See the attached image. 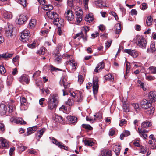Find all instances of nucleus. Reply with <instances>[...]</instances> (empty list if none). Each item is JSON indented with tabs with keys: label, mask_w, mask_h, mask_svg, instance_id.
<instances>
[{
	"label": "nucleus",
	"mask_w": 156,
	"mask_h": 156,
	"mask_svg": "<svg viewBox=\"0 0 156 156\" xmlns=\"http://www.w3.org/2000/svg\"><path fill=\"white\" fill-rule=\"evenodd\" d=\"M132 105L134 107L135 110L136 111H137L138 110H139V105L138 104L133 103L132 104Z\"/></svg>",
	"instance_id": "59"
},
{
	"label": "nucleus",
	"mask_w": 156,
	"mask_h": 156,
	"mask_svg": "<svg viewBox=\"0 0 156 156\" xmlns=\"http://www.w3.org/2000/svg\"><path fill=\"white\" fill-rule=\"evenodd\" d=\"M111 151L108 150H103L101 152L100 156H111Z\"/></svg>",
	"instance_id": "25"
},
{
	"label": "nucleus",
	"mask_w": 156,
	"mask_h": 156,
	"mask_svg": "<svg viewBox=\"0 0 156 156\" xmlns=\"http://www.w3.org/2000/svg\"><path fill=\"white\" fill-rule=\"evenodd\" d=\"M67 65H69L70 66L71 72H73L75 70L77 66V63L74 59L69 60L66 62Z\"/></svg>",
	"instance_id": "10"
},
{
	"label": "nucleus",
	"mask_w": 156,
	"mask_h": 156,
	"mask_svg": "<svg viewBox=\"0 0 156 156\" xmlns=\"http://www.w3.org/2000/svg\"><path fill=\"white\" fill-rule=\"evenodd\" d=\"M3 16L4 18L9 20L12 18V15L11 12L5 11L3 13Z\"/></svg>",
	"instance_id": "23"
},
{
	"label": "nucleus",
	"mask_w": 156,
	"mask_h": 156,
	"mask_svg": "<svg viewBox=\"0 0 156 156\" xmlns=\"http://www.w3.org/2000/svg\"><path fill=\"white\" fill-rule=\"evenodd\" d=\"M137 83L140 85L141 87L145 91L146 90V88L144 87V83L142 82L140 80H138L137 81Z\"/></svg>",
	"instance_id": "49"
},
{
	"label": "nucleus",
	"mask_w": 156,
	"mask_h": 156,
	"mask_svg": "<svg viewBox=\"0 0 156 156\" xmlns=\"http://www.w3.org/2000/svg\"><path fill=\"white\" fill-rule=\"evenodd\" d=\"M78 98L77 100V101L79 102H81L82 101L83 99V97L81 95V94L79 92V94L78 95Z\"/></svg>",
	"instance_id": "61"
},
{
	"label": "nucleus",
	"mask_w": 156,
	"mask_h": 156,
	"mask_svg": "<svg viewBox=\"0 0 156 156\" xmlns=\"http://www.w3.org/2000/svg\"><path fill=\"white\" fill-rule=\"evenodd\" d=\"M66 19L69 21H72L74 18L73 12L70 10H67L64 15Z\"/></svg>",
	"instance_id": "8"
},
{
	"label": "nucleus",
	"mask_w": 156,
	"mask_h": 156,
	"mask_svg": "<svg viewBox=\"0 0 156 156\" xmlns=\"http://www.w3.org/2000/svg\"><path fill=\"white\" fill-rule=\"evenodd\" d=\"M88 36L87 34L84 33L83 34L82 32V34L81 35V38H82L84 41H87V38Z\"/></svg>",
	"instance_id": "51"
},
{
	"label": "nucleus",
	"mask_w": 156,
	"mask_h": 156,
	"mask_svg": "<svg viewBox=\"0 0 156 156\" xmlns=\"http://www.w3.org/2000/svg\"><path fill=\"white\" fill-rule=\"evenodd\" d=\"M98 77L96 76L93 78V84L90 82L88 83L89 87L93 86V90L94 95L97 94L98 93L99 85H98Z\"/></svg>",
	"instance_id": "3"
},
{
	"label": "nucleus",
	"mask_w": 156,
	"mask_h": 156,
	"mask_svg": "<svg viewBox=\"0 0 156 156\" xmlns=\"http://www.w3.org/2000/svg\"><path fill=\"white\" fill-rule=\"evenodd\" d=\"M19 81L22 83L24 84L28 83H29V80L28 76L26 75H23L21 76L19 79Z\"/></svg>",
	"instance_id": "18"
},
{
	"label": "nucleus",
	"mask_w": 156,
	"mask_h": 156,
	"mask_svg": "<svg viewBox=\"0 0 156 156\" xmlns=\"http://www.w3.org/2000/svg\"><path fill=\"white\" fill-rule=\"evenodd\" d=\"M148 99L151 103L154 102L156 101V92L151 91L148 94Z\"/></svg>",
	"instance_id": "14"
},
{
	"label": "nucleus",
	"mask_w": 156,
	"mask_h": 156,
	"mask_svg": "<svg viewBox=\"0 0 156 156\" xmlns=\"http://www.w3.org/2000/svg\"><path fill=\"white\" fill-rule=\"evenodd\" d=\"M13 32V26L12 25L8 26V28L5 31L6 35L9 38L12 36Z\"/></svg>",
	"instance_id": "15"
},
{
	"label": "nucleus",
	"mask_w": 156,
	"mask_h": 156,
	"mask_svg": "<svg viewBox=\"0 0 156 156\" xmlns=\"http://www.w3.org/2000/svg\"><path fill=\"white\" fill-rule=\"evenodd\" d=\"M48 100L52 101L55 103H58V97L56 94H51L49 96Z\"/></svg>",
	"instance_id": "12"
},
{
	"label": "nucleus",
	"mask_w": 156,
	"mask_h": 156,
	"mask_svg": "<svg viewBox=\"0 0 156 156\" xmlns=\"http://www.w3.org/2000/svg\"><path fill=\"white\" fill-rule=\"evenodd\" d=\"M81 126L82 127L86 129H88L89 130H91L92 129V128L89 125L83 124Z\"/></svg>",
	"instance_id": "45"
},
{
	"label": "nucleus",
	"mask_w": 156,
	"mask_h": 156,
	"mask_svg": "<svg viewBox=\"0 0 156 156\" xmlns=\"http://www.w3.org/2000/svg\"><path fill=\"white\" fill-rule=\"evenodd\" d=\"M8 109L5 105L3 104H0V114L1 115H4L6 114V113L8 112L9 113H10L12 112L13 107L12 106L9 105L8 107Z\"/></svg>",
	"instance_id": "4"
},
{
	"label": "nucleus",
	"mask_w": 156,
	"mask_h": 156,
	"mask_svg": "<svg viewBox=\"0 0 156 156\" xmlns=\"http://www.w3.org/2000/svg\"><path fill=\"white\" fill-rule=\"evenodd\" d=\"M6 72L5 68L3 66L0 65V74H4Z\"/></svg>",
	"instance_id": "44"
},
{
	"label": "nucleus",
	"mask_w": 156,
	"mask_h": 156,
	"mask_svg": "<svg viewBox=\"0 0 156 156\" xmlns=\"http://www.w3.org/2000/svg\"><path fill=\"white\" fill-rule=\"evenodd\" d=\"M46 14L50 19L53 20L54 24L59 27H63L64 21L62 19H59L58 15L54 12L48 11L46 12Z\"/></svg>",
	"instance_id": "1"
},
{
	"label": "nucleus",
	"mask_w": 156,
	"mask_h": 156,
	"mask_svg": "<svg viewBox=\"0 0 156 156\" xmlns=\"http://www.w3.org/2000/svg\"><path fill=\"white\" fill-rule=\"evenodd\" d=\"M141 128V129H140L139 128H138V131L139 133L143 134V133H147L148 132V130H147L145 129L142 130Z\"/></svg>",
	"instance_id": "53"
},
{
	"label": "nucleus",
	"mask_w": 156,
	"mask_h": 156,
	"mask_svg": "<svg viewBox=\"0 0 156 156\" xmlns=\"http://www.w3.org/2000/svg\"><path fill=\"white\" fill-rule=\"evenodd\" d=\"M83 142L85 145L86 146H92L95 144L94 142L89 140H85Z\"/></svg>",
	"instance_id": "35"
},
{
	"label": "nucleus",
	"mask_w": 156,
	"mask_h": 156,
	"mask_svg": "<svg viewBox=\"0 0 156 156\" xmlns=\"http://www.w3.org/2000/svg\"><path fill=\"white\" fill-rule=\"evenodd\" d=\"M90 30L89 27L87 26H84L82 27V31L84 32L85 34H87V33Z\"/></svg>",
	"instance_id": "41"
},
{
	"label": "nucleus",
	"mask_w": 156,
	"mask_h": 156,
	"mask_svg": "<svg viewBox=\"0 0 156 156\" xmlns=\"http://www.w3.org/2000/svg\"><path fill=\"white\" fill-rule=\"evenodd\" d=\"M9 145L6 140L4 139L0 140V148L8 147Z\"/></svg>",
	"instance_id": "22"
},
{
	"label": "nucleus",
	"mask_w": 156,
	"mask_h": 156,
	"mask_svg": "<svg viewBox=\"0 0 156 156\" xmlns=\"http://www.w3.org/2000/svg\"><path fill=\"white\" fill-rule=\"evenodd\" d=\"M59 110L63 111L64 113H66L67 112V108L64 106L62 105L60 108Z\"/></svg>",
	"instance_id": "60"
},
{
	"label": "nucleus",
	"mask_w": 156,
	"mask_h": 156,
	"mask_svg": "<svg viewBox=\"0 0 156 156\" xmlns=\"http://www.w3.org/2000/svg\"><path fill=\"white\" fill-rule=\"evenodd\" d=\"M20 108L21 110H25L28 107V104L26 98L23 97L20 98Z\"/></svg>",
	"instance_id": "6"
},
{
	"label": "nucleus",
	"mask_w": 156,
	"mask_h": 156,
	"mask_svg": "<svg viewBox=\"0 0 156 156\" xmlns=\"http://www.w3.org/2000/svg\"><path fill=\"white\" fill-rule=\"evenodd\" d=\"M78 82L80 84L82 83L84 81V79L83 76L81 75H79Z\"/></svg>",
	"instance_id": "52"
},
{
	"label": "nucleus",
	"mask_w": 156,
	"mask_h": 156,
	"mask_svg": "<svg viewBox=\"0 0 156 156\" xmlns=\"http://www.w3.org/2000/svg\"><path fill=\"white\" fill-rule=\"evenodd\" d=\"M66 118L69 123L74 124L77 123V119L75 116H68Z\"/></svg>",
	"instance_id": "16"
},
{
	"label": "nucleus",
	"mask_w": 156,
	"mask_h": 156,
	"mask_svg": "<svg viewBox=\"0 0 156 156\" xmlns=\"http://www.w3.org/2000/svg\"><path fill=\"white\" fill-rule=\"evenodd\" d=\"M75 0H67L68 5L70 7H72L73 6V2Z\"/></svg>",
	"instance_id": "56"
},
{
	"label": "nucleus",
	"mask_w": 156,
	"mask_h": 156,
	"mask_svg": "<svg viewBox=\"0 0 156 156\" xmlns=\"http://www.w3.org/2000/svg\"><path fill=\"white\" fill-rule=\"evenodd\" d=\"M124 52L131 55H133V53H134V50L131 49H125Z\"/></svg>",
	"instance_id": "54"
},
{
	"label": "nucleus",
	"mask_w": 156,
	"mask_h": 156,
	"mask_svg": "<svg viewBox=\"0 0 156 156\" xmlns=\"http://www.w3.org/2000/svg\"><path fill=\"white\" fill-rule=\"evenodd\" d=\"M150 103V102H149L148 101L145 99H142L141 102L140 104L142 105H146L147 104Z\"/></svg>",
	"instance_id": "48"
},
{
	"label": "nucleus",
	"mask_w": 156,
	"mask_h": 156,
	"mask_svg": "<svg viewBox=\"0 0 156 156\" xmlns=\"http://www.w3.org/2000/svg\"><path fill=\"white\" fill-rule=\"evenodd\" d=\"M36 41H34L30 44H27V46L31 48H34L35 47Z\"/></svg>",
	"instance_id": "46"
},
{
	"label": "nucleus",
	"mask_w": 156,
	"mask_h": 156,
	"mask_svg": "<svg viewBox=\"0 0 156 156\" xmlns=\"http://www.w3.org/2000/svg\"><path fill=\"white\" fill-rule=\"evenodd\" d=\"M104 67V63L103 62L99 63L94 69V71L96 73L98 72V70L101 71Z\"/></svg>",
	"instance_id": "24"
},
{
	"label": "nucleus",
	"mask_w": 156,
	"mask_h": 156,
	"mask_svg": "<svg viewBox=\"0 0 156 156\" xmlns=\"http://www.w3.org/2000/svg\"><path fill=\"white\" fill-rule=\"evenodd\" d=\"M147 151V148L146 147L142 146H140V150L139 152L143 154H145Z\"/></svg>",
	"instance_id": "40"
},
{
	"label": "nucleus",
	"mask_w": 156,
	"mask_h": 156,
	"mask_svg": "<svg viewBox=\"0 0 156 156\" xmlns=\"http://www.w3.org/2000/svg\"><path fill=\"white\" fill-rule=\"evenodd\" d=\"M151 126V123L148 121H146L143 122L141 124L142 128H145Z\"/></svg>",
	"instance_id": "32"
},
{
	"label": "nucleus",
	"mask_w": 156,
	"mask_h": 156,
	"mask_svg": "<svg viewBox=\"0 0 156 156\" xmlns=\"http://www.w3.org/2000/svg\"><path fill=\"white\" fill-rule=\"evenodd\" d=\"M27 149V147L23 146H19L18 147V149L19 150L21 151H23Z\"/></svg>",
	"instance_id": "62"
},
{
	"label": "nucleus",
	"mask_w": 156,
	"mask_h": 156,
	"mask_svg": "<svg viewBox=\"0 0 156 156\" xmlns=\"http://www.w3.org/2000/svg\"><path fill=\"white\" fill-rule=\"evenodd\" d=\"M54 59L55 62L57 63H59L62 60V56L59 54L55 55Z\"/></svg>",
	"instance_id": "33"
},
{
	"label": "nucleus",
	"mask_w": 156,
	"mask_h": 156,
	"mask_svg": "<svg viewBox=\"0 0 156 156\" xmlns=\"http://www.w3.org/2000/svg\"><path fill=\"white\" fill-rule=\"evenodd\" d=\"M146 79L149 81H151L154 80L155 78V77L151 75H149L146 76Z\"/></svg>",
	"instance_id": "55"
},
{
	"label": "nucleus",
	"mask_w": 156,
	"mask_h": 156,
	"mask_svg": "<svg viewBox=\"0 0 156 156\" xmlns=\"http://www.w3.org/2000/svg\"><path fill=\"white\" fill-rule=\"evenodd\" d=\"M96 4L100 8H101L103 6H104L102 5V1L101 0L98 1L97 2H96Z\"/></svg>",
	"instance_id": "64"
},
{
	"label": "nucleus",
	"mask_w": 156,
	"mask_h": 156,
	"mask_svg": "<svg viewBox=\"0 0 156 156\" xmlns=\"http://www.w3.org/2000/svg\"><path fill=\"white\" fill-rule=\"evenodd\" d=\"M10 121L12 122H14L21 124H25L26 123L25 121L23 120L20 117H11L10 119Z\"/></svg>",
	"instance_id": "9"
},
{
	"label": "nucleus",
	"mask_w": 156,
	"mask_h": 156,
	"mask_svg": "<svg viewBox=\"0 0 156 156\" xmlns=\"http://www.w3.org/2000/svg\"><path fill=\"white\" fill-rule=\"evenodd\" d=\"M123 109L124 111L126 112H127L129 111V106L128 105L126 104L124 105L123 106Z\"/></svg>",
	"instance_id": "57"
},
{
	"label": "nucleus",
	"mask_w": 156,
	"mask_h": 156,
	"mask_svg": "<svg viewBox=\"0 0 156 156\" xmlns=\"http://www.w3.org/2000/svg\"><path fill=\"white\" fill-rule=\"evenodd\" d=\"M93 15L92 14H89L86 16L85 20L87 22L90 23L93 20Z\"/></svg>",
	"instance_id": "28"
},
{
	"label": "nucleus",
	"mask_w": 156,
	"mask_h": 156,
	"mask_svg": "<svg viewBox=\"0 0 156 156\" xmlns=\"http://www.w3.org/2000/svg\"><path fill=\"white\" fill-rule=\"evenodd\" d=\"M116 27L115 32L116 34H119L121 32V25L119 23L116 24L115 25Z\"/></svg>",
	"instance_id": "43"
},
{
	"label": "nucleus",
	"mask_w": 156,
	"mask_h": 156,
	"mask_svg": "<svg viewBox=\"0 0 156 156\" xmlns=\"http://www.w3.org/2000/svg\"><path fill=\"white\" fill-rule=\"evenodd\" d=\"M155 110L154 108L152 107H151L150 108L147 109L145 111L146 114L148 115H151L153 114Z\"/></svg>",
	"instance_id": "26"
},
{
	"label": "nucleus",
	"mask_w": 156,
	"mask_h": 156,
	"mask_svg": "<svg viewBox=\"0 0 156 156\" xmlns=\"http://www.w3.org/2000/svg\"><path fill=\"white\" fill-rule=\"evenodd\" d=\"M19 2L24 7H25L26 6V0H20L19 1Z\"/></svg>",
	"instance_id": "58"
},
{
	"label": "nucleus",
	"mask_w": 156,
	"mask_h": 156,
	"mask_svg": "<svg viewBox=\"0 0 156 156\" xmlns=\"http://www.w3.org/2000/svg\"><path fill=\"white\" fill-rule=\"evenodd\" d=\"M126 75L129 72L130 69V66L129 63L127 62L126 64Z\"/></svg>",
	"instance_id": "47"
},
{
	"label": "nucleus",
	"mask_w": 156,
	"mask_h": 156,
	"mask_svg": "<svg viewBox=\"0 0 156 156\" xmlns=\"http://www.w3.org/2000/svg\"><path fill=\"white\" fill-rule=\"evenodd\" d=\"M46 129L45 128H43L42 129H41L38 131L37 133V138H38L39 139L42 136L44 132L46 131Z\"/></svg>",
	"instance_id": "29"
},
{
	"label": "nucleus",
	"mask_w": 156,
	"mask_h": 156,
	"mask_svg": "<svg viewBox=\"0 0 156 156\" xmlns=\"http://www.w3.org/2000/svg\"><path fill=\"white\" fill-rule=\"evenodd\" d=\"M130 134V132L128 130H124L122 134L120 135V138L121 140H123L124 137H126Z\"/></svg>",
	"instance_id": "27"
},
{
	"label": "nucleus",
	"mask_w": 156,
	"mask_h": 156,
	"mask_svg": "<svg viewBox=\"0 0 156 156\" xmlns=\"http://www.w3.org/2000/svg\"><path fill=\"white\" fill-rule=\"evenodd\" d=\"M153 20V19L151 16H149L147 17L146 20V23L147 26H150L152 24V22Z\"/></svg>",
	"instance_id": "38"
},
{
	"label": "nucleus",
	"mask_w": 156,
	"mask_h": 156,
	"mask_svg": "<svg viewBox=\"0 0 156 156\" xmlns=\"http://www.w3.org/2000/svg\"><path fill=\"white\" fill-rule=\"evenodd\" d=\"M94 116L96 117V118L94 119V120H95L96 119L100 120L102 118V113L100 112H98L96 113L94 115Z\"/></svg>",
	"instance_id": "37"
},
{
	"label": "nucleus",
	"mask_w": 156,
	"mask_h": 156,
	"mask_svg": "<svg viewBox=\"0 0 156 156\" xmlns=\"http://www.w3.org/2000/svg\"><path fill=\"white\" fill-rule=\"evenodd\" d=\"M150 73L151 74L156 73V67H150L149 68Z\"/></svg>",
	"instance_id": "42"
},
{
	"label": "nucleus",
	"mask_w": 156,
	"mask_h": 156,
	"mask_svg": "<svg viewBox=\"0 0 156 156\" xmlns=\"http://www.w3.org/2000/svg\"><path fill=\"white\" fill-rule=\"evenodd\" d=\"M48 109L50 110L54 109L56 108L57 105L58 103H55L52 102V101L48 100Z\"/></svg>",
	"instance_id": "20"
},
{
	"label": "nucleus",
	"mask_w": 156,
	"mask_h": 156,
	"mask_svg": "<svg viewBox=\"0 0 156 156\" xmlns=\"http://www.w3.org/2000/svg\"><path fill=\"white\" fill-rule=\"evenodd\" d=\"M21 40L23 42H26L29 40L30 36V32L27 29L25 30L21 34Z\"/></svg>",
	"instance_id": "5"
},
{
	"label": "nucleus",
	"mask_w": 156,
	"mask_h": 156,
	"mask_svg": "<svg viewBox=\"0 0 156 156\" xmlns=\"http://www.w3.org/2000/svg\"><path fill=\"white\" fill-rule=\"evenodd\" d=\"M45 51V49L44 48H41L38 51V53L40 54L43 55Z\"/></svg>",
	"instance_id": "63"
},
{
	"label": "nucleus",
	"mask_w": 156,
	"mask_h": 156,
	"mask_svg": "<svg viewBox=\"0 0 156 156\" xmlns=\"http://www.w3.org/2000/svg\"><path fill=\"white\" fill-rule=\"evenodd\" d=\"M43 9L46 11L51 10L53 9V7L50 5H48L43 6Z\"/></svg>",
	"instance_id": "39"
},
{
	"label": "nucleus",
	"mask_w": 156,
	"mask_h": 156,
	"mask_svg": "<svg viewBox=\"0 0 156 156\" xmlns=\"http://www.w3.org/2000/svg\"><path fill=\"white\" fill-rule=\"evenodd\" d=\"M121 149V147L119 145H116L113 148V150L116 156H119V155Z\"/></svg>",
	"instance_id": "21"
},
{
	"label": "nucleus",
	"mask_w": 156,
	"mask_h": 156,
	"mask_svg": "<svg viewBox=\"0 0 156 156\" xmlns=\"http://www.w3.org/2000/svg\"><path fill=\"white\" fill-rule=\"evenodd\" d=\"M49 139L52 140V143L55 144L56 146H58L61 149H64L65 150H67L68 149L67 147L65 146L61 142H59L57 141V140L53 137L50 136L49 137Z\"/></svg>",
	"instance_id": "7"
},
{
	"label": "nucleus",
	"mask_w": 156,
	"mask_h": 156,
	"mask_svg": "<svg viewBox=\"0 0 156 156\" xmlns=\"http://www.w3.org/2000/svg\"><path fill=\"white\" fill-rule=\"evenodd\" d=\"M62 47V44H58L55 50L54 53L55 55L59 54V51L60 50Z\"/></svg>",
	"instance_id": "30"
},
{
	"label": "nucleus",
	"mask_w": 156,
	"mask_h": 156,
	"mask_svg": "<svg viewBox=\"0 0 156 156\" xmlns=\"http://www.w3.org/2000/svg\"><path fill=\"white\" fill-rule=\"evenodd\" d=\"M66 103L67 105L70 106H72L74 102L73 100L71 98H69L67 101L66 102Z\"/></svg>",
	"instance_id": "50"
},
{
	"label": "nucleus",
	"mask_w": 156,
	"mask_h": 156,
	"mask_svg": "<svg viewBox=\"0 0 156 156\" xmlns=\"http://www.w3.org/2000/svg\"><path fill=\"white\" fill-rule=\"evenodd\" d=\"M136 43L140 48L143 49L146 48L147 44L145 39L142 36L140 35L136 36Z\"/></svg>",
	"instance_id": "2"
},
{
	"label": "nucleus",
	"mask_w": 156,
	"mask_h": 156,
	"mask_svg": "<svg viewBox=\"0 0 156 156\" xmlns=\"http://www.w3.org/2000/svg\"><path fill=\"white\" fill-rule=\"evenodd\" d=\"M76 21L78 23H80L82 20V15L83 12L81 9H79L78 11H76Z\"/></svg>",
	"instance_id": "13"
},
{
	"label": "nucleus",
	"mask_w": 156,
	"mask_h": 156,
	"mask_svg": "<svg viewBox=\"0 0 156 156\" xmlns=\"http://www.w3.org/2000/svg\"><path fill=\"white\" fill-rule=\"evenodd\" d=\"M67 77L66 75L63 76L62 77V82L60 83L61 85H63L66 89L69 88L70 86V83L67 82Z\"/></svg>",
	"instance_id": "11"
},
{
	"label": "nucleus",
	"mask_w": 156,
	"mask_h": 156,
	"mask_svg": "<svg viewBox=\"0 0 156 156\" xmlns=\"http://www.w3.org/2000/svg\"><path fill=\"white\" fill-rule=\"evenodd\" d=\"M27 20V17L23 14L20 15L18 21V23L20 25L24 24Z\"/></svg>",
	"instance_id": "17"
},
{
	"label": "nucleus",
	"mask_w": 156,
	"mask_h": 156,
	"mask_svg": "<svg viewBox=\"0 0 156 156\" xmlns=\"http://www.w3.org/2000/svg\"><path fill=\"white\" fill-rule=\"evenodd\" d=\"M39 126L37 125L31 127H30L27 128V136H28L32 133H34L37 130Z\"/></svg>",
	"instance_id": "19"
},
{
	"label": "nucleus",
	"mask_w": 156,
	"mask_h": 156,
	"mask_svg": "<svg viewBox=\"0 0 156 156\" xmlns=\"http://www.w3.org/2000/svg\"><path fill=\"white\" fill-rule=\"evenodd\" d=\"M12 56V54H11L4 53L2 54H0V60L2 58H10Z\"/></svg>",
	"instance_id": "34"
},
{
	"label": "nucleus",
	"mask_w": 156,
	"mask_h": 156,
	"mask_svg": "<svg viewBox=\"0 0 156 156\" xmlns=\"http://www.w3.org/2000/svg\"><path fill=\"white\" fill-rule=\"evenodd\" d=\"M54 120L57 122H61L63 121V118L61 116L55 115L54 117Z\"/></svg>",
	"instance_id": "36"
},
{
	"label": "nucleus",
	"mask_w": 156,
	"mask_h": 156,
	"mask_svg": "<svg viewBox=\"0 0 156 156\" xmlns=\"http://www.w3.org/2000/svg\"><path fill=\"white\" fill-rule=\"evenodd\" d=\"M36 25V20L35 19H33L30 21L28 26L31 28H33Z\"/></svg>",
	"instance_id": "31"
}]
</instances>
